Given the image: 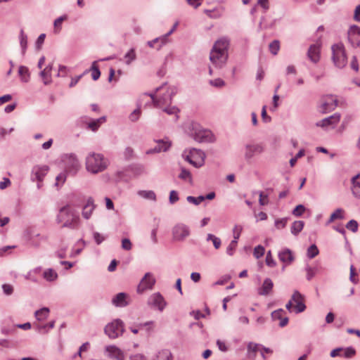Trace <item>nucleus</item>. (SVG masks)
Listing matches in <instances>:
<instances>
[{
    "label": "nucleus",
    "mask_w": 360,
    "mask_h": 360,
    "mask_svg": "<svg viewBox=\"0 0 360 360\" xmlns=\"http://www.w3.org/2000/svg\"><path fill=\"white\" fill-rule=\"evenodd\" d=\"M176 89L174 86H169L164 84L156 90L155 95H144L145 97H150V99L154 103V105L160 108H163V111L169 115H176L178 109L175 107L164 108L169 104L172 98L175 95Z\"/></svg>",
    "instance_id": "nucleus-1"
},
{
    "label": "nucleus",
    "mask_w": 360,
    "mask_h": 360,
    "mask_svg": "<svg viewBox=\"0 0 360 360\" xmlns=\"http://www.w3.org/2000/svg\"><path fill=\"white\" fill-rule=\"evenodd\" d=\"M229 41L226 39H219L215 42L210 52V60L216 67H221L227 60V48Z\"/></svg>",
    "instance_id": "nucleus-2"
},
{
    "label": "nucleus",
    "mask_w": 360,
    "mask_h": 360,
    "mask_svg": "<svg viewBox=\"0 0 360 360\" xmlns=\"http://www.w3.org/2000/svg\"><path fill=\"white\" fill-rule=\"evenodd\" d=\"M58 223L63 227L72 229L77 228L79 225V218L75 210L69 205L62 207L57 217Z\"/></svg>",
    "instance_id": "nucleus-3"
},
{
    "label": "nucleus",
    "mask_w": 360,
    "mask_h": 360,
    "mask_svg": "<svg viewBox=\"0 0 360 360\" xmlns=\"http://www.w3.org/2000/svg\"><path fill=\"white\" fill-rule=\"evenodd\" d=\"M108 165V161L98 153H90L86 159V169L94 174L103 171Z\"/></svg>",
    "instance_id": "nucleus-4"
},
{
    "label": "nucleus",
    "mask_w": 360,
    "mask_h": 360,
    "mask_svg": "<svg viewBox=\"0 0 360 360\" xmlns=\"http://www.w3.org/2000/svg\"><path fill=\"white\" fill-rule=\"evenodd\" d=\"M285 307L289 311H293L296 314L304 311L306 309L304 296L298 291H295Z\"/></svg>",
    "instance_id": "nucleus-5"
},
{
    "label": "nucleus",
    "mask_w": 360,
    "mask_h": 360,
    "mask_svg": "<svg viewBox=\"0 0 360 360\" xmlns=\"http://www.w3.org/2000/svg\"><path fill=\"white\" fill-rule=\"evenodd\" d=\"M182 155L186 161L195 167H200L204 165L205 156L204 153L200 150L193 148L185 150Z\"/></svg>",
    "instance_id": "nucleus-6"
},
{
    "label": "nucleus",
    "mask_w": 360,
    "mask_h": 360,
    "mask_svg": "<svg viewBox=\"0 0 360 360\" xmlns=\"http://www.w3.org/2000/svg\"><path fill=\"white\" fill-rule=\"evenodd\" d=\"M191 136L198 142L212 141V134L210 131L202 129L198 124H191Z\"/></svg>",
    "instance_id": "nucleus-7"
},
{
    "label": "nucleus",
    "mask_w": 360,
    "mask_h": 360,
    "mask_svg": "<svg viewBox=\"0 0 360 360\" xmlns=\"http://www.w3.org/2000/svg\"><path fill=\"white\" fill-rule=\"evenodd\" d=\"M333 60L338 68H343L347 64V56L342 44L338 43L332 46Z\"/></svg>",
    "instance_id": "nucleus-8"
},
{
    "label": "nucleus",
    "mask_w": 360,
    "mask_h": 360,
    "mask_svg": "<svg viewBox=\"0 0 360 360\" xmlns=\"http://www.w3.org/2000/svg\"><path fill=\"white\" fill-rule=\"evenodd\" d=\"M124 332L123 322L120 319H116L112 323L108 324L105 328V334L110 338H116Z\"/></svg>",
    "instance_id": "nucleus-9"
},
{
    "label": "nucleus",
    "mask_w": 360,
    "mask_h": 360,
    "mask_svg": "<svg viewBox=\"0 0 360 360\" xmlns=\"http://www.w3.org/2000/svg\"><path fill=\"white\" fill-rule=\"evenodd\" d=\"M338 105V100L335 96L332 95H327L321 98V103L320 105V111L322 113H326L333 110Z\"/></svg>",
    "instance_id": "nucleus-10"
},
{
    "label": "nucleus",
    "mask_w": 360,
    "mask_h": 360,
    "mask_svg": "<svg viewBox=\"0 0 360 360\" xmlns=\"http://www.w3.org/2000/svg\"><path fill=\"white\" fill-rule=\"evenodd\" d=\"M49 171V167L46 165H37L34 166L32 171V181H37L39 183L37 187L39 188L41 186V182L43 181L44 177L46 175Z\"/></svg>",
    "instance_id": "nucleus-11"
},
{
    "label": "nucleus",
    "mask_w": 360,
    "mask_h": 360,
    "mask_svg": "<svg viewBox=\"0 0 360 360\" xmlns=\"http://www.w3.org/2000/svg\"><path fill=\"white\" fill-rule=\"evenodd\" d=\"M155 283V280L153 275L150 273L145 274L138 285L137 291L139 293L143 292L146 290L152 289Z\"/></svg>",
    "instance_id": "nucleus-12"
},
{
    "label": "nucleus",
    "mask_w": 360,
    "mask_h": 360,
    "mask_svg": "<svg viewBox=\"0 0 360 360\" xmlns=\"http://www.w3.org/2000/svg\"><path fill=\"white\" fill-rule=\"evenodd\" d=\"M348 39L354 47H360V27L352 25L348 31Z\"/></svg>",
    "instance_id": "nucleus-13"
},
{
    "label": "nucleus",
    "mask_w": 360,
    "mask_h": 360,
    "mask_svg": "<svg viewBox=\"0 0 360 360\" xmlns=\"http://www.w3.org/2000/svg\"><path fill=\"white\" fill-rule=\"evenodd\" d=\"M190 232L184 224H177L172 230L174 239L176 240H182L189 235Z\"/></svg>",
    "instance_id": "nucleus-14"
},
{
    "label": "nucleus",
    "mask_w": 360,
    "mask_h": 360,
    "mask_svg": "<svg viewBox=\"0 0 360 360\" xmlns=\"http://www.w3.org/2000/svg\"><path fill=\"white\" fill-rule=\"evenodd\" d=\"M340 120V115L339 114H334L329 117L321 120L316 123L317 127L322 128H327L328 127H335Z\"/></svg>",
    "instance_id": "nucleus-15"
},
{
    "label": "nucleus",
    "mask_w": 360,
    "mask_h": 360,
    "mask_svg": "<svg viewBox=\"0 0 360 360\" xmlns=\"http://www.w3.org/2000/svg\"><path fill=\"white\" fill-rule=\"evenodd\" d=\"M307 56L311 62L316 63L320 59V45H311L307 51Z\"/></svg>",
    "instance_id": "nucleus-16"
},
{
    "label": "nucleus",
    "mask_w": 360,
    "mask_h": 360,
    "mask_svg": "<svg viewBox=\"0 0 360 360\" xmlns=\"http://www.w3.org/2000/svg\"><path fill=\"white\" fill-rule=\"evenodd\" d=\"M149 303L162 311L165 307V302L162 296L159 293L153 294L149 300Z\"/></svg>",
    "instance_id": "nucleus-17"
},
{
    "label": "nucleus",
    "mask_w": 360,
    "mask_h": 360,
    "mask_svg": "<svg viewBox=\"0 0 360 360\" xmlns=\"http://www.w3.org/2000/svg\"><path fill=\"white\" fill-rule=\"evenodd\" d=\"M128 295L124 292L117 294L112 299V304L119 307H123L129 304L127 301Z\"/></svg>",
    "instance_id": "nucleus-18"
},
{
    "label": "nucleus",
    "mask_w": 360,
    "mask_h": 360,
    "mask_svg": "<svg viewBox=\"0 0 360 360\" xmlns=\"http://www.w3.org/2000/svg\"><path fill=\"white\" fill-rule=\"evenodd\" d=\"M278 258L281 262L290 264L294 260V256L289 249H283L278 253Z\"/></svg>",
    "instance_id": "nucleus-19"
},
{
    "label": "nucleus",
    "mask_w": 360,
    "mask_h": 360,
    "mask_svg": "<svg viewBox=\"0 0 360 360\" xmlns=\"http://www.w3.org/2000/svg\"><path fill=\"white\" fill-rule=\"evenodd\" d=\"M263 151V148L259 144L248 145L246 146L245 157L246 158H251L255 155L260 154Z\"/></svg>",
    "instance_id": "nucleus-20"
},
{
    "label": "nucleus",
    "mask_w": 360,
    "mask_h": 360,
    "mask_svg": "<svg viewBox=\"0 0 360 360\" xmlns=\"http://www.w3.org/2000/svg\"><path fill=\"white\" fill-rule=\"evenodd\" d=\"M106 351L109 355L117 360H124V352L115 346H108L106 347Z\"/></svg>",
    "instance_id": "nucleus-21"
},
{
    "label": "nucleus",
    "mask_w": 360,
    "mask_h": 360,
    "mask_svg": "<svg viewBox=\"0 0 360 360\" xmlns=\"http://www.w3.org/2000/svg\"><path fill=\"white\" fill-rule=\"evenodd\" d=\"M94 209V200L91 198H89L83 207L82 216L86 219H89Z\"/></svg>",
    "instance_id": "nucleus-22"
},
{
    "label": "nucleus",
    "mask_w": 360,
    "mask_h": 360,
    "mask_svg": "<svg viewBox=\"0 0 360 360\" xmlns=\"http://www.w3.org/2000/svg\"><path fill=\"white\" fill-rule=\"evenodd\" d=\"M274 283L270 278H266L262 287L259 289L258 293L260 295H267L272 290Z\"/></svg>",
    "instance_id": "nucleus-23"
},
{
    "label": "nucleus",
    "mask_w": 360,
    "mask_h": 360,
    "mask_svg": "<svg viewBox=\"0 0 360 360\" xmlns=\"http://www.w3.org/2000/svg\"><path fill=\"white\" fill-rule=\"evenodd\" d=\"M18 75L22 82L27 83L30 79V72L26 66L20 65L19 67Z\"/></svg>",
    "instance_id": "nucleus-24"
},
{
    "label": "nucleus",
    "mask_w": 360,
    "mask_h": 360,
    "mask_svg": "<svg viewBox=\"0 0 360 360\" xmlns=\"http://www.w3.org/2000/svg\"><path fill=\"white\" fill-rule=\"evenodd\" d=\"M52 65H49L41 72V77L44 84L47 85L51 82Z\"/></svg>",
    "instance_id": "nucleus-25"
},
{
    "label": "nucleus",
    "mask_w": 360,
    "mask_h": 360,
    "mask_svg": "<svg viewBox=\"0 0 360 360\" xmlns=\"http://www.w3.org/2000/svg\"><path fill=\"white\" fill-rule=\"evenodd\" d=\"M170 143L168 141H159L157 146L153 150L147 151V153L150 154L153 152L166 151L170 147Z\"/></svg>",
    "instance_id": "nucleus-26"
},
{
    "label": "nucleus",
    "mask_w": 360,
    "mask_h": 360,
    "mask_svg": "<svg viewBox=\"0 0 360 360\" xmlns=\"http://www.w3.org/2000/svg\"><path fill=\"white\" fill-rule=\"evenodd\" d=\"M352 193L357 197L360 198V174H357L352 179Z\"/></svg>",
    "instance_id": "nucleus-27"
},
{
    "label": "nucleus",
    "mask_w": 360,
    "mask_h": 360,
    "mask_svg": "<svg viewBox=\"0 0 360 360\" xmlns=\"http://www.w3.org/2000/svg\"><path fill=\"white\" fill-rule=\"evenodd\" d=\"M49 314V309L44 307L35 312V317L37 320L40 322L46 320Z\"/></svg>",
    "instance_id": "nucleus-28"
},
{
    "label": "nucleus",
    "mask_w": 360,
    "mask_h": 360,
    "mask_svg": "<svg viewBox=\"0 0 360 360\" xmlns=\"http://www.w3.org/2000/svg\"><path fill=\"white\" fill-rule=\"evenodd\" d=\"M176 25H177V23H176L174 25L173 28L165 36H164L163 37H162V38H157V39H155L154 40L148 41V46L150 47H151V48H154V47H155V44L156 43H158V41H161L162 44H165L166 43V40H167V37L173 32V31L175 30Z\"/></svg>",
    "instance_id": "nucleus-29"
},
{
    "label": "nucleus",
    "mask_w": 360,
    "mask_h": 360,
    "mask_svg": "<svg viewBox=\"0 0 360 360\" xmlns=\"http://www.w3.org/2000/svg\"><path fill=\"white\" fill-rule=\"evenodd\" d=\"M344 210L341 208L337 209L333 213L331 214L327 224H330L336 219H342L344 218Z\"/></svg>",
    "instance_id": "nucleus-30"
},
{
    "label": "nucleus",
    "mask_w": 360,
    "mask_h": 360,
    "mask_svg": "<svg viewBox=\"0 0 360 360\" xmlns=\"http://www.w3.org/2000/svg\"><path fill=\"white\" fill-rule=\"evenodd\" d=\"M68 18L67 15H63L55 20L53 23V30L56 34H58L62 28V24L63 21L66 20Z\"/></svg>",
    "instance_id": "nucleus-31"
},
{
    "label": "nucleus",
    "mask_w": 360,
    "mask_h": 360,
    "mask_svg": "<svg viewBox=\"0 0 360 360\" xmlns=\"http://www.w3.org/2000/svg\"><path fill=\"white\" fill-rule=\"evenodd\" d=\"M304 225L302 221H295L291 226V232L294 235H297L303 229Z\"/></svg>",
    "instance_id": "nucleus-32"
},
{
    "label": "nucleus",
    "mask_w": 360,
    "mask_h": 360,
    "mask_svg": "<svg viewBox=\"0 0 360 360\" xmlns=\"http://www.w3.org/2000/svg\"><path fill=\"white\" fill-rule=\"evenodd\" d=\"M138 195L145 199L155 200L156 195L153 191H139Z\"/></svg>",
    "instance_id": "nucleus-33"
},
{
    "label": "nucleus",
    "mask_w": 360,
    "mask_h": 360,
    "mask_svg": "<svg viewBox=\"0 0 360 360\" xmlns=\"http://www.w3.org/2000/svg\"><path fill=\"white\" fill-rule=\"evenodd\" d=\"M155 360H172V354L169 350L159 352Z\"/></svg>",
    "instance_id": "nucleus-34"
},
{
    "label": "nucleus",
    "mask_w": 360,
    "mask_h": 360,
    "mask_svg": "<svg viewBox=\"0 0 360 360\" xmlns=\"http://www.w3.org/2000/svg\"><path fill=\"white\" fill-rule=\"evenodd\" d=\"M58 275L55 271L51 269H47L44 272V278L49 281H52L56 279Z\"/></svg>",
    "instance_id": "nucleus-35"
},
{
    "label": "nucleus",
    "mask_w": 360,
    "mask_h": 360,
    "mask_svg": "<svg viewBox=\"0 0 360 360\" xmlns=\"http://www.w3.org/2000/svg\"><path fill=\"white\" fill-rule=\"evenodd\" d=\"M105 122V117H102L96 120H94L89 124V128L92 131H96L100 127V125Z\"/></svg>",
    "instance_id": "nucleus-36"
},
{
    "label": "nucleus",
    "mask_w": 360,
    "mask_h": 360,
    "mask_svg": "<svg viewBox=\"0 0 360 360\" xmlns=\"http://www.w3.org/2000/svg\"><path fill=\"white\" fill-rule=\"evenodd\" d=\"M91 77L94 80H97L101 76V72L98 69L97 61H94L91 65Z\"/></svg>",
    "instance_id": "nucleus-37"
},
{
    "label": "nucleus",
    "mask_w": 360,
    "mask_h": 360,
    "mask_svg": "<svg viewBox=\"0 0 360 360\" xmlns=\"http://www.w3.org/2000/svg\"><path fill=\"white\" fill-rule=\"evenodd\" d=\"M207 240H212L214 247L216 249H219L221 247V239L213 234L209 233L207 236Z\"/></svg>",
    "instance_id": "nucleus-38"
},
{
    "label": "nucleus",
    "mask_w": 360,
    "mask_h": 360,
    "mask_svg": "<svg viewBox=\"0 0 360 360\" xmlns=\"http://www.w3.org/2000/svg\"><path fill=\"white\" fill-rule=\"evenodd\" d=\"M67 178L66 172H62L58 174L56 178V184L55 186L58 188L62 186L63 184L65 182Z\"/></svg>",
    "instance_id": "nucleus-39"
},
{
    "label": "nucleus",
    "mask_w": 360,
    "mask_h": 360,
    "mask_svg": "<svg viewBox=\"0 0 360 360\" xmlns=\"http://www.w3.org/2000/svg\"><path fill=\"white\" fill-rule=\"evenodd\" d=\"M126 63L129 65L133 60L136 59V53L134 49H131L124 56Z\"/></svg>",
    "instance_id": "nucleus-40"
},
{
    "label": "nucleus",
    "mask_w": 360,
    "mask_h": 360,
    "mask_svg": "<svg viewBox=\"0 0 360 360\" xmlns=\"http://www.w3.org/2000/svg\"><path fill=\"white\" fill-rule=\"evenodd\" d=\"M20 46H21V47L22 49V52L25 53V51L26 47H27V37L24 33L23 30L20 31Z\"/></svg>",
    "instance_id": "nucleus-41"
},
{
    "label": "nucleus",
    "mask_w": 360,
    "mask_h": 360,
    "mask_svg": "<svg viewBox=\"0 0 360 360\" xmlns=\"http://www.w3.org/2000/svg\"><path fill=\"white\" fill-rule=\"evenodd\" d=\"M265 249L262 245H257L255 248L253 255L255 258L259 259L264 255Z\"/></svg>",
    "instance_id": "nucleus-42"
},
{
    "label": "nucleus",
    "mask_w": 360,
    "mask_h": 360,
    "mask_svg": "<svg viewBox=\"0 0 360 360\" xmlns=\"http://www.w3.org/2000/svg\"><path fill=\"white\" fill-rule=\"evenodd\" d=\"M205 198L204 196H198V198L193 197V196H188L186 200L188 202L193 203L194 205H199L200 202L204 201Z\"/></svg>",
    "instance_id": "nucleus-43"
},
{
    "label": "nucleus",
    "mask_w": 360,
    "mask_h": 360,
    "mask_svg": "<svg viewBox=\"0 0 360 360\" xmlns=\"http://www.w3.org/2000/svg\"><path fill=\"white\" fill-rule=\"evenodd\" d=\"M280 44L279 41L277 40H274L269 44V50L274 54L276 55L279 51Z\"/></svg>",
    "instance_id": "nucleus-44"
},
{
    "label": "nucleus",
    "mask_w": 360,
    "mask_h": 360,
    "mask_svg": "<svg viewBox=\"0 0 360 360\" xmlns=\"http://www.w3.org/2000/svg\"><path fill=\"white\" fill-rule=\"evenodd\" d=\"M319 254V250L315 245H311L307 250V256L314 258Z\"/></svg>",
    "instance_id": "nucleus-45"
},
{
    "label": "nucleus",
    "mask_w": 360,
    "mask_h": 360,
    "mask_svg": "<svg viewBox=\"0 0 360 360\" xmlns=\"http://www.w3.org/2000/svg\"><path fill=\"white\" fill-rule=\"evenodd\" d=\"M154 327H155V323L153 321H148L144 323H140L138 326V328H146V330L148 332L153 330Z\"/></svg>",
    "instance_id": "nucleus-46"
},
{
    "label": "nucleus",
    "mask_w": 360,
    "mask_h": 360,
    "mask_svg": "<svg viewBox=\"0 0 360 360\" xmlns=\"http://www.w3.org/2000/svg\"><path fill=\"white\" fill-rule=\"evenodd\" d=\"M346 228L352 232H356L358 230V223L356 221L352 219L346 224Z\"/></svg>",
    "instance_id": "nucleus-47"
},
{
    "label": "nucleus",
    "mask_w": 360,
    "mask_h": 360,
    "mask_svg": "<svg viewBox=\"0 0 360 360\" xmlns=\"http://www.w3.org/2000/svg\"><path fill=\"white\" fill-rule=\"evenodd\" d=\"M261 347L260 345L250 342L248 346V349L249 352H253L255 354L257 352H260Z\"/></svg>",
    "instance_id": "nucleus-48"
},
{
    "label": "nucleus",
    "mask_w": 360,
    "mask_h": 360,
    "mask_svg": "<svg viewBox=\"0 0 360 360\" xmlns=\"http://www.w3.org/2000/svg\"><path fill=\"white\" fill-rule=\"evenodd\" d=\"M304 211L305 207L302 205H299L296 206L295 208L293 210L292 214L296 217H300L304 213Z\"/></svg>",
    "instance_id": "nucleus-49"
},
{
    "label": "nucleus",
    "mask_w": 360,
    "mask_h": 360,
    "mask_svg": "<svg viewBox=\"0 0 360 360\" xmlns=\"http://www.w3.org/2000/svg\"><path fill=\"white\" fill-rule=\"evenodd\" d=\"M237 243H238V241L236 240H233L230 243L229 245L228 246V248L226 249L227 254H229V255H232L233 254V252H234L235 249L236 248Z\"/></svg>",
    "instance_id": "nucleus-50"
},
{
    "label": "nucleus",
    "mask_w": 360,
    "mask_h": 360,
    "mask_svg": "<svg viewBox=\"0 0 360 360\" xmlns=\"http://www.w3.org/2000/svg\"><path fill=\"white\" fill-rule=\"evenodd\" d=\"M179 178L184 179V180H188L190 182L191 181V174L189 171L182 169L181 174H179Z\"/></svg>",
    "instance_id": "nucleus-51"
},
{
    "label": "nucleus",
    "mask_w": 360,
    "mask_h": 360,
    "mask_svg": "<svg viewBox=\"0 0 360 360\" xmlns=\"http://www.w3.org/2000/svg\"><path fill=\"white\" fill-rule=\"evenodd\" d=\"M54 324H55L54 321H51L48 324H46V325H41L38 323L36 324V326H37V329L39 331H41L42 330H46V328H48V329L53 328L54 327Z\"/></svg>",
    "instance_id": "nucleus-52"
},
{
    "label": "nucleus",
    "mask_w": 360,
    "mask_h": 360,
    "mask_svg": "<svg viewBox=\"0 0 360 360\" xmlns=\"http://www.w3.org/2000/svg\"><path fill=\"white\" fill-rule=\"evenodd\" d=\"M266 264L269 266H276V262L273 259L271 251H269L266 256Z\"/></svg>",
    "instance_id": "nucleus-53"
},
{
    "label": "nucleus",
    "mask_w": 360,
    "mask_h": 360,
    "mask_svg": "<svg viewBox=\"0 0 360 360\" xmlns=\"http://www.w3.org/2000/svg\"><path fill=\"white\" fill-rule=\"evenodd\" d=\"M141 115V110L139 108L134 110L129 115V120L132 122L136 121Z\"/></svg>",
    "instance_id": "nucleus-54"
},
{
    "label": "nucleus",
    "mask_w": 360,
    "mask_h": 360,
    "mask_svg": "<svg viewBox=\"0 0 360 360\" xmlns=\"http://www.w3.org/2000/svg\"><path fill=\"white\" fill-rule=\"evenodd\" d=\"M286 223H287V219H285V218H283V219H278L276 220L275 226H276V227L278 229H283L285 226Z\"/></svg>",
    "instance_id": "nucleus-55"
},
{
    "label": "nucleus",
    "mask_w": 360,
    "mask_h": 360,
    "mask_svg": "<svg viewBox=\"0 0 360 360\" xmlns=\"http://www.w3.org/2000/svg\"><path fill=\"white\" fill-rule=\"evenodd\" d=\"M243 228L241 226H236L233 229V240H238L239 238L240 233L242 232Z\"/></svg>",
    "instance_id": "nucleus-56"
},
{
    "label": "nucleus",
    "mask_w": 360,
    "mask_h": 360,
    "mask_svg": "<svg viewBox=\"0 0 360 360\" xmlns=\"http://www.w3.org/2000/svg\"><path fill=\"white\" fill-rule=\"evenodd\" d=\"M259 202L261 205H267L269 202L268 195H265L263 192H260Z\"/></svg>",
    "instance_id": "nucleus-57"
},
{
    "label": "nucleus",
    "mask_w": 360,
    "mask_h": 360,
    "mask_svg": "<svg viewBox=\"0 0 360 360\" xmlns=\"http://www.w3.org/2000/svg\"><path fill=\"white\" fill-rule=\"evenodd\" d=\"M131 243L129 239L124 238L122 240V248L124 250H130L131 249Z\"/></svg>",
    "instance_id": "nucleus-58"
},
{
    "label": "nucleus",
    "mask_w": 360,
    "mask_h": 360,
    "mask_svg": "<svg viewBox=\"0 0 360 360\" xmlns=\"http://www.w3.org/2000/svg\"><path fill=\"white\" fill-rule=\"evenodd\" d=\"M283 313H284V311L283 309H278V310L274 311L271 314L272 319L274 320H277V319L281 320L282 319V315Z\"/></svg>",
    "instance_id": "nucleus-59"
},
{
    "label": "nucleus",
    "mask_w": 360,
    "mask_h": 360,
    "mask_svg": "<svg viewBox=\"0 0 360 360\" xmlns=\"http://www.w3.org/2000/svg\"><path fill=\"white\" fill-rule=\"evenodd\" d=\"M210 83L211 85L216 87H221L224 86V82L221 79H215L214 80H210Z\"/></svg>",
    "instance_id": "nucleus-60"
},
{
    "label": "nucleus",
    "mask_w": 360,
    "mask_h": 360,
    "mask_svg": "<svg viewBox=\"0 0 360 360\" xmlns=\"http://www.w3.org/2000/svg\"><path fill=\"white\" fill-rule=\"evenodd\" d=\"M355 268L353 265L350 266V281L354 283H356L358 282V280L356 278V274L355 272Z\"/></svg>",
    "instance_id": "nucleus-61"
},
{
    "label": "nucleus",
    "mask_w": 360,
    "mask_h": 360,
    "mask_svg": "<svg viewBox=\"0 0 360 360\" xmlns=\"http://www.w3.org/2000/svg\"><path fill=\"white\" fill-rule=\"evenodd\" d=\"M307 278L308 280H311L316 274V270L311 267H307Z\"/></svg>",
    "instance_id": "nucleus-62"
},
{
    "label": "nucleus",
    "mask_w": 360,
    "mask_h": 360,
    "mask_svg": "<svg viewBox=\"0 0 360 360\" xmlns=\"http://www.w3.org/2000/svg\"><path fill=\"white\" fill-rule=\"evenodd\" d=\"M355 350L353 348L349 347L347 348L344 352V356L346 358H351L355 355Z\"/></svg>",
    "instance_id": "nucleus-63"
},
{
    "label": "nucleus",
    "mask_w": 360,
    "mask_h": 360,
    "mask_svg": "<svg viewBox=\"0 0 360 360\" xmlns=\"http://www.w3.org/2000/svg\"><path fill=\"white\" fill-rule=\"evenodd\" d=\"M94 238L98 245L101 244L105 240V237L98 232L94 233Z\"/></svg>",
    "instance_id": "nucleus-64"
}]
</instances>
